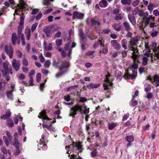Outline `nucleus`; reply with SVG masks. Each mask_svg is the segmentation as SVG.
I'll use <instances>...</instances> for the list:
<instances>
[{
  "mask_svg": "<svg viewBox=\"0 0 159 159\" xmlns=\"http://www.w3.org/2000/svg\"><path fill=\"white\" fill-rule=\"evenodd\" d=\"M19 38H20L21 40L22 45H25L26 43L25 41V39L24 34H21L20 36V37Z\"/></svg>",
  "mask_w": 159,
  "mask_h": 159,
  "instance_id": "nucleus-43",
  "label": "nucleus"
},
{
  "mask_svg": "<svg viewBox=\"0 0 159 159\" xmlns=\"http://www.w3.org/2000/svg\"><path fill=\"white\" fill-rule=\"evenodd\" d=\"M139 39L136 37L131 38L129 41V43L130 46H135L137 45Z\"/></svg>",
  "mask_w": 159,
  "mask_h": 159,
  "instance_id": "nucleus-14",
  "label": "nucleus"
},
{
  "mask_svg": "<svg viewBox=\"0 0 159 159\" xmlns=\"http://www.w3.org/2000/svg\"><path fill=\"white\" fill-rule=\"evenodd\" d=\"M12 42L13 45H15L16 43L19 44L20 43V38H18L16 33H13L12 34L11 36Z\"/></svg>",
  "mask_w": 159,
  "mask_h": 159,
  "instance_id": "nucleus-8",
  "label": "nucleus"
},
{
  "mask_svg": "<svg viewBox=\"0 0 159 159\" xmlns=\"http://www.w3.org/2000/svg\"><path fill=\"white\" fill-rule=\"evenodd\" d=\"M7 123L10 127H12L14 125V123L12 120L8 119L7 120Z\"/></svg>",
  "mask_w": 159,
  "mask_h": 159,
  "instance_id": "nucleus-36",
  "label": "nucleus"
},
{
  "mask_svg": "<svg viewBox=\"0 0 159 159\" xmlns=\"http://www.w3.org/2000/svg\"><path fill=\"white\" fill-rule=\"evenodd\" d=\"M155 17L152 15L148 16L145 20V26L148 25L149 24V22L151 21H153L154 20Z\"/></svg>",
  "mask_w": 159,
  "mask_h": 159,
  "instance_id": "nucleus-18",
  "label": "nucleus"
},
{
  "mask_svg": "<svg viewBox=\"0 0 159 159\" xmlns=\"http://www.w3.org/2000/svg\"><path fill=\"white\" fill-rule=\"evenodd\" d=\"M52 44L51 43H49L48 44V46L47 47H46L45 48L44 50L46 51H51L52 50Z\"/></svg>",
  "mask_w": 159,
  "mask_h": 159,
  "instance_id": "nucleus-42",
  "label": "nucleus"
},
{
  "mask_svg": "<svg viewBox=\"0 0 159 159\" xmlns=\"http://www.w3.org/2000/svg\"><path fill=\"white\" fill-rule=\"evenodd\" d=\"M119 53L120 52H118L115 51L113 52V53L112 54V57H113L115 58L117 56L118 53Z\"/></svg>",
  "mask_w": 159,
  "mask_h": 159,
  "instance_id": "nucleus-63",
  "label": "nucleus"
},
{
  "mask_svg": "<svg viewBox=\"0 0 159 159\" xmlns=\"http://www.w3.org/2000/svg\"><path fill=\"white\" fill-rule=\"evenodd\" d=\"M39 58L40 61L41 62L43 63L45 61V59L42 53L39 56Z\"/></svg>",
  "mask_w": 159,
  "mask_h": 159,
  "instance_id": "nucleus-48",
  "label": "nucleus"
},
{
  "mask_svg": "<svg viewBox=\"0 0 159 159\" xmlns=\"http://www.w3.org/2000/svg\"><path fill=\"white\" fill-rule=\"evenodd\" d=\"M116 125L117 124L116 123H112L110 124L109 123L108 124V129L110 130H111L115 127Z\"/></svg>",
  "mask_w": 159,
  "mask_h": 159,
  "instance_id": "nucleus-37",
  "label": "nucleus"
},
{
  "mask_svg": "<svg viewBox=\"0 0 159 159\" xmlns=\"http://www.w3.org/2000/svg\"><path fill=\"white\" fill-rule=\"evenodd\" d=\"M125 140L128 142H133L134 140V137L132 135H128L126 136Z\"/></svg>",
  "mask_w": 159,
  "mask_h": 159,
  "instance_id": "nucleus-25",
  "label": "nucleus"
},
{
  "mask_svg": "<svg viewBox=\"0 0 159 159\" xmlns=\"http://www.w3.org/2000/svg\"><path fill=\"white\" fill-rule=\"evenodd\" d=\"M19 4L17 5V7L15 10V13L14 14L17 13V11L19 9L23 10L27 9V5L25 3L23 0H19Z\"/></svg>",
  "mask_w": 159,
  "mask_h": 159,
  "instance_id": "nucleus-3",
  "label": "nucleus"
},
{
  "mask_svg": "<svg viewBox=\"0 0 159 159\" xmlns=\"http://www.w3.org/2000/svg\"><path fill=\"white\" fill-rule=\"evenodd\" d=\"M19 120L20 121H22L23 120L22 117L19 115L16 116L14 119V122L16 124H18Z\"/></svg>",
  "mask_w": 159,
  "mask_h": 159,
  "instance_id": "nucleus-29",
  "label": "nucleus"
},
{
  "mask_svg": "<svg viewBox=\"0 0 159 159\" xmlns=\"http://www.w3.org/2000/svg\"><path fill=\"white\" fill-rule=\"evenodd\" d=\"M147 79L150 80L152 82H156V86L157 87L159 86V75H155L152 78L150 76H148Z\"/></svg>",
  "mask_w": 159,
  "mask_h": 159,
  "instance_id": "nucleus-5",
  "label": "nucleus"
},
{
  "mask_svg": "<svg viewBox=\"0 0 159 159\" xmlns=\"http://www.w3.org/2000/svg\"><path fill=\"white\" fill-rule=\"evenodd\" d=\"M5 51L11 58L13 57V50L12 47L10 46L7 45L5 47Z\"/></svg>",
  "mask_w": 159,
  "mask_h": 159,
  "instance_id": "nucleus-9",
  "label": "nucleus"
},
{
  "mask_svg": "<svg viewBox=\"0 0 159 159\" xmlns=\"http://www.w3.org/2000/svg\"><path fill=\"white\" fill-rule=\"evenodd\" d=\"M38 25V23H35L31 27V31L33 32L36 29Z\"/></svg>",
  "mask_w": 159,
  "mask_h": 159,
  "instance_id": "nucleus-47",
  "label": "nucleus"
},
{
  "mask_svg": "<svg viewBox=\"0 0 159 159\" xmlns=\"http://www.w3.org/2000/svg\"><path fill=\"white\" fill-rule=\"evenodd\" d=\"M134 63L131 67L130 70L136 69L137 70V69L138 67V65L137 64V63L138 62V59L134 60Z\"/></svg>",
  "mask_w": 159,
  "mask_h": 159,
  "instance_id": "nucleus-28",
  "label": "nucleus"
},
{
  "mask_svg": "<svg viewBox=\"0 0 159 159\" xmlns=\"http://www.w3.org/2000/svg\"><path fill=\"white\" fill-rule=\"evenodd\" d=\"M9 64V62L6 61L5 62H4L3 64V70H1L0 69V77L1 75V71L3 74L6 75L9 72V67L8 66Z\"/></svg>",
  "mask_w": 159,
  "mask_h": 159,
  "instance_id": "nucleus-4",
  "label": "nucleus"
},
{
  "mask_svg": "<svg viewBox=\"0 0 159 159\" xmlns=\"http://www.w3.org/2000/svg\"><path fill=\"white\" fill-rule=\"evenodd\" d=\"M79 35L82 40H85V38L84 36L83 32L81 30H79Z\"/></svg>",
  "mask_w": 159,
  "mask_h": 159,
  "instance_id": "nucleus-49",
  "label": "nucleus"
},
{
  "mask_svg": "<svg viewBox=\"0 0 159 159\" xmlns=\"http://www.w3.org/2000/svg\"><path fill=\"white\" fill-rule=\"evenodd\" d=\"M129 50L133 51L132 56L133 59L134 60L138 59V51L132 47H130Z\"/></svg>",
  "mask_w": 159,
  "mask_h": 159,
  "instance_id": "nucleus-12",
  "label": "nucleus"
},
{
  "mask_svg": "<svg viewBox=\"0 0 159 159\" xmlns=\"http://www.w3.org/2000/svg\"><path fill=\"white\" fill-rule=\"evenodd\" d=\"M75 147L77 148V149L80 151V152H82V145H81V143L80 142H77L76 143L75 145L74 144H70L68 146L66 147V149L67 150H68V151L66 153L68 154H69V152L70 150L72 149V148H74Z\"/></svg>",
  "mask_w": 159,
  "mask_h": 159,
  "instance_id": "nucleus-2",
  "label": "nucleus"
},
{
  "mask_svg": "<svg viewBox=\"0 0 159 159\" xmlns=\"http://www.w3.org/2000/svg\"><path fill=\"white\" fill-rule=\"evenodd\" d=\"M158 34V32L156 31H154L151 32V35L152 37H155L157 36Z\"/></svg>",
  "mask_w": 159,
  "mask_h": 159,
  "instance_id": "nucleus-59",
  "label": "nucleus"
},
{
  "mask_svg": "<svg viewBox=\"0 0 159 159\" xmlns=\"http://www.w3.org/2000/svg\"><path fill=\"white\" fill-rule=\"evenodd\" d=\"M12 145L15 147L18 148L20 146V143L16 138H15Z\"/></svg>",
  "mask_w": 159,
  "mask_h": 159,
  "instance_id": "nucleus-31",
  "label": "nucleus"
},
{
  "mask_svg": "<svg viewBox=\"0 0 159 159\" xmlns=\"http://www.w3.org/2000/svg\"><path fill=\"white\" fill-rule=\"evenodd\" d=\"M139 10V8L138 7H136L133 11V15H136L138 13Z\"/></svg>",
  "mask_w": 159,
  "mask_h": 159,
  "instance_id": "nucleus-53",
  "label": "nucleus"
},
{
  "mask_svg": "<svg viewBox=\"0 0 159 159\" xmlns=\"http://www.w3.org/2000/svg\"><path fill=\"white\" fill-rule=\"evenodd\" d=\"M154 7V4L152 3H149L148 6V9L150 11V13L152 12Z\"/></svg>",
  "mask_w": 159,
  "mask_h": 159,
  "instance_id": "nucleus-38",
  "label": "nucleus"
},
{
  "mask_svg": "<svg viewBox=\"0 0 159 159\" xmlns=\"http://www.w3.org/2000/svg\"><path fill=\"white\" fill-rule=\"evenodd\" d=\"M44 55L45 57H51L52 54L51 52H45Z\"/></svg>",
  "mask_w": 159,
  "mask_h": 159,
  "instance_id": "nucleus-55",
  "label": "nucleus"
},
{
  "mask_svg": "<svg viewBox=\"0 0 159 159\" xmlns=\"http://www.w3.org/2000/svg\"><path fill=\"white\" fill-rule=\"evenodd\" d=\"M111 44L113 47L116 50H119L121 48L120 44L116 40H111Z\"/></svg>",
  "mask_w": 159,
  "mask_h": 159,
  "instance_id": "nucleus-10",
  "label": "nucleus"
},
{
  "mask_svg": "<svg viewBox=\"0 0 159 159\" xmlns=\"http://www.w3.org/2000/svg\"><path fill=\"white\" fill-rule=\"evenodd\" d=\"M132 72V74L131 75V78L132 79L135 78L137 75V70L136 69L131 70Z\"/></svg>",
  "mask_w": 159,
  "mask_h": 159,
  "instance_id": "nucleus-34",
  "label": "nucleus"
},
{
  "mask_svg": "<svg viewBox=\"0 0 159 159\" xmlns=\"http://www.w3.org/2000/svg\"><path fill=\"white\" fill-rule=\"evenodd\" d=\"M100 6L102 7H105L107 6V2L105 0H102L99 2Z\"/></svg>",
  "mask_w": 159,
  "mask_h": 159,
  "instance_id": "nucleus-23",
  "label": "nucleus"
},
{
  "mask_svg": "<svg viewBox=\"0 0 159 159\" xmlns=\"http://www.w3.org/2000/svg\"><path fill=\"white\" fill-rule=\"evenodd\" d=\"M16 150L14 152V154L15 155H18L20 153V150L19 149V147L18 148H16Z\"/></svg>",
  "mask_w": 159,
  "mask_h": 159,
  "instance_id": "nucleus-58",
  "label": "nucleus"
},
{
  "mask_svg": "<svg viewBox=\"0 0 159 159\" xmlns=\"http://www.w3.org/2000/svg\"><path fill=\"white\" fill-rule=\"evenodd\" d=\"M139 2V0H134L133 2L132 5L134 6H136L137 5Z\"/></svg>",
  "mask_w": 159,
  "mask_h": 159,
  "instance_id": "nucleus-60",
  "label": "nucleus"
},
{
  "mask_svg": "<svg viewBox=\"0 0 159 159\" xmlns=\"http://www.w3.org/2000/svg\"><path fill=\"white\" fill-rule=\"evenodd\" d=\"M25 34L27 40L30 39L31 35V30L30 29H27L25 30Z\"/></svg>",
  "mask_w": 159,
  "mask_h": 159,
  "instance_id": "nucleus-27",
  "label": "nucleus"
},
{
  "mask_svg": "<svg viewBox=\"0 0 159 159\" xmlns=\"http://www.w3.org/2000/svg\"><path fill=\"white\" fill-rule=\"evenodd\" d=\"M38 117L41 119H42L44 120H51V119L49 118L46 115V112L45 111H42L40 112L39 115L38 116Z\"/></svg>",
  "mask_w": 159,
  "mask_h": 159,
  "instance_id": "nucleus-17",
  "label": "nucleus"
},
{
  "mask_svg": "<svg viewBox=\"0 0 159 159\" xmlns=\"http://www.w3.org/2000/svg\"><path fill=\"white\" fill-rule=\"evenodd\" d=\"M22 63L23 66H26L28 65V61L25 58H24L22 61Z\"/></svg>",
  "mask_w": 159,
  "mask_h": 159,
  "instance_id": "nucleus-51",
  "label": "nucleus"
},
{
  "mask_svg": "<svg viewBox=\"0 0 159 159\" xmlns=\"http://www.w3.org/2000/svg\"><path fill=\"white\" fill-rule=\"evenodd\" d=\"M128 19L131 24L133 25H135L136 23V21L134 16L132 15L129 14L128 15Z\"/></svg>",
  "mask_w": 159,
  "mask_h": 159,
  "instance_id": "nucleus-21",
  "label": "nucleus"
},
{
  "mask_svg": "<svg viewBox=\"0 0 159 159\" xmlns=\"http://www.w3.org/2000/svg\"><path fill=\"white\" fill-rule=\"evenodd\" d=\"M25 103L23 102H21L20 101L19 99L18 100V101L16 102V106H24L25 105Z\"/></svg>",
  "mask_w": 159,
  "mask_h": 159,
  "instance_id": "nucleus-50",
  "label": "nucleus"
},
{
  "mask_svg": "<svg viewBox=\"0 0 159 159\" xmlns=\"http://www.w3.org/2000/svg\"><path fill=\"white\" fill-rule=\"evenodd\" d=\"M142 64L144 66L146 65L148 63V58L147 57H144L143 58Z\"/></svg>",
  "mask_w": 159,
  "mask_h": 159,
  "instance_id": "nucleus-45",
  "label": "nucleus"
},
{
  "mask_svg": "<svg viewBox=\"0 0 159 159\" xmlns=\"http://www.w3.org/2000/svg\"><path fill=\"white\" fill-rule=\"evenodd\" d=\"M121 54L122 57H125L127 56V52L125 50L121 52Z\"/></svg>",
  "mask_w": 159,
  "mask_h": 159,
  "instance_id": "nucleus-61",
  "label": "nucleus"
},
{
  "mask_svg": "<svg viewBox=\"0 0 159 159\" xmlns=\"http://www.w3.org/2000/svg\"><path fill=\"white\" fill-rule=\"evenodd\" d=\"M51 63V61L49 60H47L44 64V67L45 68H48Z\"/></svg>",
  "mask_w": 159,
  "mask_h": 159,
  "instance_id": "nucleus-41",
  "label": "nucleus"
},
{
  "mask_svg": "<svg viewBox=\"0 0 159 159\" xmlns=\"http://www.w3.org/2000/svg\"><path fill=\"white\" fill-rule=\"evenodd\" d=\"M69 66V63L68 61H65L62 63V64L59 66V69L61 70L65 68H66Z\"/></svg>",
  "mask_w": 159,
  "mask_h": 159,
  "instance_id": "nucleus-19",
  "label": "nucleus"
},
{
  "mask_svg": "<svg viewBox=\"0 0 159 159\" xmlns=\"http://www.w3.org/2000/svg\"><path fill=\"white\" fill-rule=\"evenodd\" d=\"M43 128H46L48 130L50 131L51 133L52 132H54L56 131L55 129L52 125V124H50L49 125L47 124H43Z\"/></svg>",
  "mask_w": 159,
  "mask_h": 159,
  "instance_id": "nucleus-13",
  "label": "nucleus"
},
{
  "mask_svg": "<svg viewBox=\"0 0 159 159\" xmlns=\"http://www.w3.org/2000/svg\"><path fill=\"white\" fill-rule=\"evenodd\" d=\"M43 32L46 34V36L47 37H49L50 36V30L49 29L48 27L45 28L43 30Z\"/></svg>",
  "mask_w": 159,
  "mask_h": 159,
  "instance_id": "nucleus-33",
  "label": "nucleus"
},
{
  "mask_svg": "<svg viewBox=\"0 0 159 159\" xmlns=\"http://www.w3.org/2000/svg\"><path fill=\"white\" fill-rule=\"evenodd\" d=\"M12 64L13 68L16 71H17L19 70L20 65V60H17L15 59H14L12 61Z\"/></svg>",
  "mask_w": 159,
  "mask_h": 159,
  "instance_id": "nucleus-7",
  "label": "nucleus"
},
{
  "mask_svg": "<svg viewBox=\"0 0 159 159\" xmlns=\"http://www.w3.org/2000/svg\"><path fill=\"white\" fill-rule=\"evenodd\" d=\"M121 44L123 48L125 50L127 49V41L125 39H123L121 41Z\"/></svg>",
  "mask_w": 159,
  "mask_h": 159,
  "instance_id": "nucleus-22",
  "label": "nucleus"
},
{
  "mask_svg": "<svg viewBox=\"0 0 159 159\" xmlns=\"http://www.w3.org/2000/svg\"><path fill=\"white\" fill-rule=\"evenodd\" d=\"M113 28L116 31H120L121 29V27L120 23H116L112 25Z\"/></svg>",
  "mask_w": 159,
  "mask_h": 159,
  "instance_id": "nucleus-20",
  "label": "nucleus"
},
{
  "mask_svg": "<svg viewBox=\"0 0 159 159\" xmlns=\"http://www.w3.org/2000/svg\"><path fill=\"white\" fill-rule=\"evenodd\" d=\"M13 92L12 91H7L6 92V94L7 97L9 100H12L13 99V96L12 95Z\"/></svg>",
  "mask_w": 159,
  "mask_h": 159,
  "instance_id": "nucleus-26",
  "label": "nucleus"
},
{
  "mask_svg": "<svg viewBox=\"0 0 159 159\" xmlns=\"http://www.w3.org/2000/svg\"><path fill=\"white\" fill-rule=\"evenodd\" d=\"M42 16V14L41 13H39L36 16V19L37 20H39L41 18V17Z\"/></svg>",
  "mask_w": 159,
  "mask_h": 159,
  "instance_id": "nucleus-64",
  "label": "nucleus"
},
{
  "mask_svg": "<svg viewBox=\"0 0 159 159\" xmlns=\"http://www.w3.org/2000/svg\"><path fill=\"white\" fill-rule=\"evenodd\" d=\"M62 40L61 39H58L56 40V44L58 47L60 46L62 44Z\"/></svg>",
  "mask_w": 159,
  "mask_h": 159,
  "instance_id": "nucleus-56",
  "label": "nucleus"
},
{
  "mask_svg": "<svg viewBox=\"0 0 159 159\" xmlns=\"http://www.w3.org/2000/svg\"><path fill=\"white\" fill-rule=\"evenodd\" d=\"M121 2L123 5H129L131 2V0H121Z\"/></svg>",
  "mask_w": 159,
  "mask_h": 159,
  "instance_id": "nucleus-39",
  "label": "nucleus"
},
{
  "mask_svg": "<svg viewBox=\"0 0 159 159\" xmlns=\"http://www.w3.org/2000/svg\"><path fill=\"white\" fill-rule=\"evenodd\" d=\"M124 14V13H119L115 16L114 19L116 20H121L123 18Z\"/></svg>",
  "mask_w": 159,
  "mask_h": 159,
  "instance_id": "nucleus-24",
  "label": "nucleus"
},
{
  "mask_svg": "<svg viewBox=\"0 0 159 159\" xmlns=\"http://www.w3.org/2000/svg\"><path fill=\"white\" fill-rule=\"evenodd\" d=\"M41 75L39 73H38L36 75V80L37 82H39L41 80Z\"/></svg>",
  "mask_w": 159,
  "mask_h": 159,
  "instance_id": "nucleus-57",
  "label": "nucleus"
},
{
  "mask_svg": "<svg viewBox=\"0 0 159 159\" xmlns=\"http://www.w3.org/2000/svg\"><path fill=\"white\" fill-rule=\"evenodd\" d=\"M138 14L139 16L143 17V19H145L148 16V11L144 12L143 11L140 9L139 11Z\"/></svg>",
  "mask_w": 159,
  "mask_h": 159,
  "instance_id": "nucleus-16",
  "label": "nucleus"
},
{
  "mask_svg": "<svg viewBox=\"0 0 159 159\" xmlns=\"http://www.w3.org/2000/svg\"><path fill=\"white\" fill-rule=\"evenodd\" d=\"M121 72L118 70H116L115 72V76L117 77L120 76L121 75Z\"/></svg>",
  "mask_w": 159,
  "mask_h": 159,
  "instance_id": "nucleus-52",
  "label": "nucleus"
},
{
  "mask_svg": "<svg viewBox=\"0 0 159 159\" xmlns=\"http://www.w3.org/2000/svg\"><path fill=\"white\" fill-rule=\"evenodd\" d=\"M23 27V25H19L18 27V34L19 37H20L21 34H24L21 33Z\"/></svg>",
  "mask_w": 159,
  "mask_h": 159,
  "instance_id": "nucleus-32",
  "label": "nucleus"
},
{
  "mask_svg": "<svg viewBox=\"0 0 159 159\" xmlns=\"http://www.w3.org/2000/svg\"><path fill=\"white\" fill-rule=\"evenodd\" d=\"M6 134L7 137L6 136H4L3 139L5 141L6 146H7L8 145L9 143L11 142L12 139V137L11 134L8 131H6Z\"/></svg>",
  "mask_w": 159,
  "mask_h": 159,
  "instance_id": "nucleus-6",
  "label": "nucleus"
},
{
  "mask_svg": "<svg viewBox=\"0 0 159 159\" xmlns=\"http://www.w3.org/2000/svg\"><path fill=\"white\" fill-rule=\"evenodd\" d=\"M82 110V106L76 104L71 108L69 116L74 117L77 114V112H81Z\"/></svg>",
  "mask_w": 159,
  "mask_h": 159,
  "instance_id": "nucleus-1",
  "label": "nucleus"
},
{
  "mask_svg": "<svg viewBox=\"0 0 159 159\" xmlns=\"http://www.w3.org/2000/svg\"><path fill=\"white\" fill-rule=\"evenodd\" d=\"M123 25L124 26L125 30L127 31H129L130 29V26L129 23L127 22H124L123 23Z\"/></svg>",
  "mask_w": 159,
  "mask_h": 159,
  "instance_id": "nucleus-30",
  "label": "nucleus"
},
{
  "mask_svg": "<svg viewBox=\"0 0 159 159\" xmlns=\"http://www.w3.org/2000/svg\"><path fill=\"white\" fill-rule=\"evenodd\" d=\"M70 159H83L81 157H80L78 155H75L73 154L71 155V157Z\"/></svg>",
  "mask_w": 159,
  "mask_h": 159,
  "instance_id": "nucleus-40",
  "label": "nucleus"
},
{
  "mask_svg": "<svg viewBox=\"0 0 159 159\" xmlns=\"http://www.w3.org/2000/svg\"><path fill=\"white\" fill-rule=\"evenodd\" d=\"M110 76L109 74L106 75V79L105 81L107 82L106 83H104L103 86L104 87V89L105 90H107L108 89V85H110V86L112 85V83L110 82V80L108 79V77Z\"/></svg>",
  "mask_w": 159,
  "mask_h": 159,
  "instance_id": "nucleus-11",
  "label": "nucleus"
},
{
  "mask_svg": "<svg viewBox=\"0 0 159 159\" xmlns=\"http://www.w3.org/2000/svg\"><path fill=\"white\" fill-rule=\"evenodd\" d=\"M131 105L132 106H134L137 104V102L136 101H134L133 99L130 102Z\"/></svg>",
  "mask_w": 159,
  "mask_h": 159,
  "instance_id": "nucleus-62",
  "label": "nucleus"
},
{
  "mask_svg": "<svg viewBox=\"0 0 159 159\" xmlns=\"http://www.w3.org/2000/svg\"><path fill=\"white\" fill-rule=\"evenodd\" d=\"M51 2H53L54 0H50ZM50 0H43V4L45 5L49 6L50 4Z\"/></svg>",
  "mask_w": 159,
  "mask_h": 159,
  "instance_id": "nucleus-46",
  "label": "nucleus"
},
{
  "mask_svg": "<svg viewBox=\"0 0 159 159\" xmlns=\"http://www.w3.org/2000/svg\"><path fill=\"white\" fill-rule=\"evenodd\" d=\"M101 49V50L100 52L102 53H103L104 54H106L108 52V48L106 46L103 45Z\"/></svg>",
  "mask_w": 159,
  "mask_h": 159,
  "instance_id": "nucleus-35",
  "label": "nucleus"
},
{
  "mask_svg": "<svg viewBox=\"0 0 159 159\" xmlns=\"http://www.w3.org/2000/svg\"><path fill=\"white\" fill-rule=\"evenodd\" d=\"M83 14L77 11H75L73 14V19H74L77 18L78 19H81L83 18Z\"/></svg>",
  "mask_w": 159,
  "mask_h": 159,
  "instance_id": "nucleus-15",
  "label": "nucleus"
},
{
  "mask_svg": "<svg viewBox=\"0 0 159 159\" xmlns=\"http://www.w3.org/2000/svg\"><path fill=\"white\" fill-rule=\"evenodd\" d=\"M91 24L93 25H95L96 23H97V24L98 25H100V23L94 20V19H93V18H92V19H91Z\"/></svg>",
  "mask_w": 159,
  "mask_h": 159,
  "instance_id": "nucleus-44",
  "label": "nucleus"
},
{
  "mask_svg": "<svg viewBox=\"0 0 159 159\" xmlns=\"http://www.w3.org/2000/svg\"><path fill=\"white\" fill-rule=\"evenodd\" d=\"M153 96V94L151 93H147L146 98L148 99L152 98Z\"/></svg>",
  "mask_w": 159,
  "mask_h": 159,
  "instance_id": "nucleus-54",
  "label": "nucleus"
}]
</instances>
